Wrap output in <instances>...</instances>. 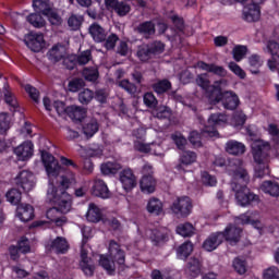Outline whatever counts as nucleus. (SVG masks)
<instances>
[{
    "label": "nucleus",
    "instance_id": "nucleus-49",
    "mask_svg": "<svg viewBox=\"0 0 279 279\" xmlns=\"http://www.w3.org/2000/svg\"><path fill=\"white\" fill-rule=\"evenodd\" d=\"M193 252V243L185 242L178 248L179 256L186 258V256H191Z\"/></svg>",
    "mask_w": 279,
    "mask_h": 279
},
{
    "label": "nucleus",
    "instance_id": "nucleus-32",
    "mask_svg": "<svg viewBox=\"0 0 279 279\" xmlns=\"http://www.w3.org/2000/svg\"><path fill=\"white\" fill-rule=\"evenodd\" d=\"M66 114L74 121H82L86 117V110L75 105L66 107Z\"/></svg>",
    "mask_w": 279,
    "mask_h": 279
},
{
    "label": "nucleus",
    "instance_id": "nucleus-30",
    "mask_svg": "<svg viewBox=\"0 0 279 279\" xmlns=\"http://www.w3.org/2000/svg\"><path fill=\"white\" fill-rule=\"evenodd\" d=\"M150 239L153 243H155V245H160L161 243H166V241H169V229L167 228L155 229L153 231Z\"/></svg>",
    "mask_w": 279,
    "mask_h": 279
},
{
    "label": "nucleus",
    "instance_id": "nucleus-58",
    "mask_svg": "<svg viewBox=\"0 0 279 279\" xmlns=\"http://www.w3.org/2000/svg\"><path fill=\"white\" fill-rule=\"evenodd\" d=\"M143 99L147 108H156V106H158V100L156 99V96H154L151 93H146Z\"/></svg>",
    "mask_w": 279,
    "mask_h": 279
},
{
    "label": "nucleus",
    "instance_id": "nucleus-37",
    "mask_svg": "<svg viewBox=\"0 0 279 279\" xmlns=\"http://www.w3.org/2000/svg\"><path fill=\"white\" fill-rule=\"evenodd\" d=\"M80 268L82 269L83 274H85V276H95V264L93 263V259L81 260Z\"/></svg>",
    "mask_w": 279,
    "mask_h": 279
},
{
    "label": "nucleus",
    "instance_id": "nucleus-27",
    "mask_svg": "<svg viewBox=\"0 0 279 279\" xmlns=\"http://www.w3.org/2000/svg\"><path fill=\"white\" fill-rule=\"evenodd\" d=\"M198 68L202 69V71H207V73H214L215 75H219L220 77H226V75H228V72L221 65L199 62Z\"/></svg>",
    "mask_w": 279,
    "mask_h": 279
},
{
    "label": "nucleus",
    "instance_id": "nucleus-63",
    "mask_svg": "<svg viewBox=\"0 0 279 279\" xmlns=\"http://www.w3.org/2000/svg\"><path fill=\"white\" fill-rule=\"evenodd\" d=\"M190 143L193 144L194 147H202V135H199V132L192 131L190 133Z\"/></svg>",
    "mask_w": 279,
    "mask_h": 279
},
{
    "label": "nucleus",
    "instance_id": "nucleus-26",
    "mask_svg": "<svg viewBox=\"0 0 279 279\" xmlns=\"http://www.w3.org/2000/svg\"><path fill=\"white\" fill-rule=\"evenodd\" d=\"M196 84L199 86L205 93L209 95L210 101L213 100V85H210V80H208V74L203 73L196 76Z\"/></svg>",
    "mask_w": 279,
    "mask_h": 279
},
{
    "label": "nucleus",
    "instance_id": "nucleus-39",
    "mask_svg": "<svg viewBox=\"0 0 279 279\" xmlns=\"http://www.w3.org/2000/svg\"><path fill=\"white\" fill-rule=\"evenodd\" d=\"M98 131H99V123H97V120H90L83 128L84 135L89 137L95 136V134H97Z\"/></svg>",
    "mask_w": 279,
    "mask_h": 279
},
{
    "label": "nucleus",
    "instance_id": "nucleus-44",
    "mask_svg": "<svg viewBox=\"0 0 279 279\" xmlns=\"http://www.w3.org/2000/svg\"><path fill=\"white\" fill-rule=\"evenodd\" d=\"M49 23L54 27H60L62 25V16L53 10V8L46 14Z\"/></svg>",
    "mask_w": 279,
    "mask_h": 279
},
{
    "label": "nucleus",
    "instance_id": "nucleus-33",
    "mask_svg": "<svg viewBox=\"0 0 279 279\" xmlns=\"http://www.w3.org/2000/svg\"><path fill=\"white\" fill-rule=\"evenodd\" d=\"M136 32L145 38H149V36L156 34V25L151 21L143 22L136 27Z\"/></svg>",
    "mask_w": 279,
    "mask_h": 279
},
{
    "label": "nucleus",
    "instance_id": "nucleus-24",
    "mask_svg": "<svg viewBox=\"0 0 279 279\" xmlns=\"http://www.w3.org/2000/svg\"><path fill=\"white\" fill-rule=\"evenodd\" d=\"M225 149L231 156H243L245 154V145L234 140L227 142Z\"/></svg>",
    "mask_w": 279,
    "mask_h": 279
},
{
    "label": "nucleus",
    "instance_id": "nucleus-31",
    "mask_svg": "<svg viewBox=\"0 0 279 279\" xmlns=\"http://www.w3.org/2000/svg\"><path fill=\"white\" fill-rule=\"evenodd\" d=\"M122 166L117 161H107L100 166V171L104 175H114L121 171Z\"/></svg>",
    "mask_w": 279,
    "mask_h": 279
},
{
    "label": "nucleus",
    "instance_id": "nucleus-22",
    "mask_svg": "<svg viewBox=\"0 0 279 279\" xmlns=\"http://www.w3.org/2000/svg\"><path fill=\"white\" fill-rule=\"evenodd\" d=\"M16 217L24 222L32 221L34 219V207L27 204H21L16 208Z\"/></svg>",
    "mask_w": 279,
    "mask_h": 279
},
{
    "label": "nucleus",
    "instance_id": "nucleus-25",
    "mask_svg": "<svg viewBox=\"0 0 279 279\" xmlns=\"http://www.w3.org/2000/svg\"><path fill=\"white\" fill-rule=\"evenodd\" d=\"M49 59L52 62H60L66 58V47L63 45H56L48 51Z\"/></svg>",
    "mask_w": 279,
    "mask_h": 279
},
{
    "label": "nucleus",
    "instance_id": "nucleus-10",
    "mask_svg": "<svg viewBox=\"0 0 279 279\" xmlns=\"http://www.w3.org/2000/svg\"><path fill=\"white\" fill-rule=\"evenodd\" d=\"M24 43L31 51L38 53L45 47V36L41 33H29L25 35Z\"/></svg>",
    "mask_w": 279,
    "mask_h": 279
},
{
    "label": "nucleus",
    "instance_id": "nucleus-41",
    "mask_svg": "<svg viewBox=\"0 0 279 279\" xmlns=\"http://www.w3.org/2000/svg\"><path fill=\"white\" fill-rule=\"evenodd\" d=\"M27 21L28 23H31V25H33V27H38V28L45 27L47 23L43 17V15L38 13H32L31 15H28Z\"/></svg>",
    "mask_w": 279,
    "mask_h": 279
},
{
    "label": "nucleus",
    "instance_id": "nucleus-23",
    "mask_svg": "<svg viewBox=\"0 0 279 279\" xmlns=\"http://www.w3.org/2000/svg\"><path fill=\"white\" fill-rule=\"evenodd\" d=\"M142 193L151 194L156 192V179L154 175H143L140 181Z\"/></svg>",
    "mask_w": 279,
    "mask_h": 279
},
{
    "label": "nucleus",
    "instance_id": "nucleus-19",
    "mask_svg": "<svg viewBox=\"0 0 279 279\" xmlns=\"http://www.w3.org/2000/svg\"><path fill=\"white\" fill-rule=\"evenodd\" d=\"M202 274V262L197 258H191L185 266V276L193 279Z\"/></svg>",
    "mask_w": 279,
    "mask_h": 279
},
{
    "label": "nucleus",
    "instance_id": "nucleus-54",
    "mask_svg": "<svg viewBox=\"0 0 279 279\" xmlns=\"http://www.w3.org/2000/svg\"><path fill=\"white\" fill-rule=\"evenodd\" d=\"M148 49L153 56H158L165 51V44L161 41H154L153 44L148 45Z\"/></svg>",
    "mask_w": 279,
    "mask_h": 279
},
{
    "label": "nucleus",
    "instance_id": "nucleus-59",
    "mask_svg": "<svg viewBox=\"0 0 279 279\" xmlns=\"http://www.w3.org/2000/svg\"><path fill=\"white\" fill-rule=\"evenodd\" d=\"M4 101L8 104V106L13 108V110L19 108V101L16 100V97H14V95H12L9 90L4 93Z\"/></svg>",
    "mask_w": 279,
    "mask_h": 279
},
{
    "label": "nucleus",
    "instance_id": "nucleus-57",
    "mask_svg": "<svg viewBox=\"0 0 279 279\" xmlns=\"http://www.w3.org/2000/svg\"><path fill=\"white\" fill-rule=\"evenodd\" d=\"M82 21H84V19H82V16L71 15L68 20V25H69V27H71L74 31L80 29V27L82 25Z\"/></svg>",
    "mask_w": 279,
    "mask_h": 279
},
{
    "label": "nucleus",
    "instance_id": "nucleus-17",
    "mask_svg": "<svg viewBox=\"0 0 279 279\" xmlns=\"http://www.w3.org/2000/svg\"><path fill=\"white\" fill-rule=\"evenodd\" d=\"M48 250L56 254H66L69 252V241H66V238L58 236L48 244Z\"/></svg>",
    "mask_w": 279,
    "mask_h": 279
},
{
    "label": "nucleus",
    "instance_id": "nucleus-47",
    "mask_svg": "<svg viewBox=\"0 0 279 279\" xmlns=\"http://www.w3.org/2000/svg\"><path fill=\"white\" fill-rule=\"evenodd\" d=\"M245 53H247V47L245 46H236L232 50L235 62H241L242 58H245Z\"/></svg>",
    "mask_w": 279,
    "mask_h": 279
},
{
    "label": "nucleus",
    "instance_id": "nucleus-48",
    "mask_svg": "<svg viewBox=\"0 0 279 279\" xmlns=\"http://www.w3.org/2000/svg\"><path fill=\"white\" fill-rule=\"evenodd\" d=\"M21 191L16 190V189H12L11 191H9L7 193V199L8 202H10V204H19L21 202Z\"/></svg>",
    "mask_w": 279,
    "mask_h": 279
},
{
    "label": "nucleus",
    "instance_id": "nucleus-53",
    "mask_svg": "<svg viewBox=\"0 0 279 279\" xmlns=\"http://www.w3.org/2000/svg\"><path fill=\"white\" fill-rule=\"evenodd\" d=\"M10 130V116L0 113V134H5Z\"/></svg>",
    "mask_w": 279,
    "mask_h": 279
},
{
    "label": "nucleus",
    "instance_id": "nucleus-3",
    "mask_svg": "<svg viewBox=\"0 0 279 279\" xmlns=\"http://www.w3.org/2000/svg\"><path fill=\"white\" fill-rule=\"evenodd\" d=\"M109 257L106 255H101L99 259L100 267L105 268L106 271L112 274L114 271V263L118 265H123L125 263V252L121 248V245L117 243L114 240L109 242Z\"/></svg>",
    "mask_w": 279,
    "mask_h": 279
},
{
    "label": "nucleus",
    "instance_id": "nucleus-21",
    "mask_svg": "<svg viewBox=\"0 0 279 279\" xmlns=\"http://www.w3.org/2000/svg\"><path fill=\"white\" fill-rule=\"evenodd\" d=\"M89 35L95 43H104L108 38V33L98 23H93L88 28Z\"/></svg>",
    "mask_w": 279,
    "mask_h": 279
},
{
    "label": "nucleus",
    "instance_id": "nucleus-50",
    "mask_svg": "<svg viewBox=\"0 0 279 279\" xmlns=\"http://www.w3.org/2000/svg\"><path fill=\"white\" fill-rule=\"evenodd\" d=\"M71 184H75V174L73 172L61 177L60 186L62 189H69Z\"/></svg>",
    "mask_w": 279,
    "mask_h": 279
},
{
    "label": "nucleus",
    "instance_id": "nucleus-61",
    "mask_svg": "<svg viewBox=\"0 0 279 279\" xmlns=\"http://www.w3.org/2000/svg\"><path fill=\"white\" fill-rule=\"evenodd\" d=\"M171 138H172V141H174V143L179 149H184V146L186 145V140L183 134L174 133V134H172Z\"/></svg>",
    "mask_w": 279,
    "mask_h": 279
},
{
    "label": "nucleus",
    "instance_id": "nucleus-56",
    "mask_svg": "<svg viewBox=\"0 0 279 279\" xmlns=\"http://www.w3.org/2000/svg\"><path fill=\"white\" fill-rule=\"evenodd\" d=\"M119 86L120 88H123L124 90H126V93H129L130 95H134V93H136V85H134L128 80L120 81Z\"/></svg>",
    "mask_w": 279,
    "mask_h": 279
},
{
    "label": "nucleus",
    "instance_id": "nucleus-29",
    "mask_svg": "<svg viewBox=\"0 0 279 279\" xmlns=\"http://www.w3.org/2000/svg\"><path fill=\"white\" fill-rule=\"evenodd\" d=\"M33 8L35 12L46 16L53 9V3L49 0H33Z\"/></svg>",
    "mask_w": 279,
    "mask_h": 279
},
{
    "label": "nucleus",
    "instance_id": "nucleus-8",
    "mask_svg": "<svg viewBox=\"0 0 279 279\" xmlns=\"http://www.w3.org/2000/svg\"><path fill=\"white\" fill-rule=\"evenodd\" d=\"M14 184L23 189L26 193H29L36 186V177L34 173L23 170L14 178Z\"/></svg>",
    "mask_w": 279,
    "mask_h": 279
},
{
    "label": "nucleus",
    "instance_id": "nucleus-34",
    "mask_svg": "<svg viewBox=\"0 0 279 279\" xmlns=\"http://www.w3.org/2000/svg\"><path fill=\"white\" fill-rule=\"evenodd\" d=\"M146 209L148 213H150V215H162V202L158 198L153 197L148 201Z\"/></svg>",
    "mask_w": 279,
    "mask_h": 279
},
{
    "label": "nucleus",
    "instance_id": "nucleus-18",
    "mask_svg": "<svg viewBox=\"0 0 279 279\" xmlns=\"http://www.w3.org/2000/svg\"><path fill=\"white\" fill-rule=\"evenodd\" d=\"M92 193L95 197H101L102 199H108L110 197V190L104 180L96 179L92 187Z\"/></svg>",
    "mask_w": 279,
    "mask_h": 279
},
{
    "label": "nucleus",
    "instance_id": "nucleus-55",
    "mask_svg": "<svg viewBox=\"0 0 279 279\" xmlns=\"http://www.w3.org/2000/svg\"><path fill=\"white\" fill-rule=\"evenodd\" d=\"M202 183L204 186H216L217 185V178L211 175L208 172H203L202 173Z\"/></svg>",
    "mask_w": 279,
    "mask_h": 279
},
{
    "label": "nucleus",
    "instance_id": "nucleus-35",
    "mask_svg": "<svg viewBox=\"0 0 279 279\" xmlns=\"http://www.w3.org/2000/svg\"><path fill=\"white\" fill-rule=\"evenodd\" d=\"M83 77L86 82H97L99 80V69L97 66L85 68L83 70Z\"/></svg>",
    "mask_w": 279,
    "mask_h": 279
},
{
    "label": "nucleus",
    "instance_id": "nucleus-13",
    "mask_svg": "<svg viewBox=\"0 0 279 279\" xmlns=\"http://www.w3.org/2000/svg\"><path fill=\"white\" fill-rule=\"evenodd\" d=\"M243 230L235 225H228L221 234L223 235V240L226 239L230 245H236L241 241V234Z\"/></svg>",
    "mask_w": 279,
    "mask_h": 279
},
{
    "label": "nucleus",
    "instance_id": "nucleus-11",
    "mask_svg": "<svg viewBox=\"0 0 279 279\" xmlns=\"http://www.w3.org/2000/svg\"><path fill=\"white\" fill-rule=\"evenodd\" d=\"M107 10H113L118 16H128L132 11L130 3L119 0H105Z\"/></svg>",
    "mask_w": 279,
    "mask_h": 279
},
{
    "label": "nucleus",
    "instance_id": "nucleus-42",
    "mask_svg": "<svg viewBox=\"0 0 279 279\" xmlns=\"http://www.w3.org/2000/svg\"><path fill=\"white\" fill-rule=\"evenodd\" d=\"M181 165H193V162H197V154L195 151L185 150L181 155Z\"/></svg>",
    "mask_w": 279,
    "mask_h": 279
},
{
    "label": "nucleus",
    "instance_id": "nucleus-1",
    "mask_svg": "<svg viewBox=\"0 0 279 279\" xmlns=\"http://www.w3.org/2000/svg\"><path fill=\"white\" fill-rule=\"evenodd\" d=\"M227 171L232 175L231 189L235 193V199L240 206H250L252 202H258V196L247 189L250 174L243 168V160L230 159L227 166Z\"/></svg>",
    "mask_w": 279,
    "mask_h": 279
},
{
    "label": "nucleus",
    "instance_id": "nucleus-28",
    "mask_svg": "<svg viewBox=\"0 0 279 279\" xmlns=\"http://www.w3.org/2000/svg\"><path fill=\"white\" fill-rule=\"evenodd\" d=\"M260 191L270 195V197H279V183L276 181H264L260 185Z\"/></svg>",
    "mask_w": 279,
    "mask_h": 279
},
{
    "label": "nucleus",
    "instance_id": "nucleus-40",
    "mask_svg": "<svg viewBox=\"0 0 279 279\" xmlns=\"http://www.w3.org/2000/svg\"><path fill=\"white\" fill-rule=\"evenodd\" d=\"M228 86L227 80L216 81L213 84V93H211V100L217 97V95H223V89Z\"/></svg>",
    "mask_w": 279,
    "mask_h": 279
},
{
    "label": "nucleus",
    "instance_id": "nucleus-7",
    "mask_svg": "<svg viewBox=\"0 0 279 279\" xmlns=\"http://www.w3.org/2000/svg\"><path fill=\"white\" fill-rule=\"evenodd\" d=\"M210 101L211 104H219V101H222V106L226 108V110H236L239 107V96H236V94L233 92H223V94H217Z\"/></svg>",
    "mask_w": 279,
    "mask_h": 279
},
{
    "label": "nucleus",
    "instance_id": "nucleus-12",
    "mask_svg": "<svg viewBox=\"0 0 279 279\" xmlns=\"http://www.w3.org/2000/svg\"><path fill=\"white\" fill-rule=\"evenodd\" d=\"M243 19L247 23L260 21V5L248 2L243 8Z\"/></svg>",
    "mask_w": 279,
    "mask_h": 279
},
{
    "label": "nucleus",
    "instance_id": "nucleus-16",
    "mask_svg": "<svg viewBox=\"0 0 279 279\" xmlns=\"http://www.w3.org/2000/svg\"><path fill=\"white\" fill-rule=\"evenodd\" d=\"M19 160H29L34 156V144L31 141L24 142L14 149Z\"/></svg>",
    "mask_w": 279,
    "mask_h": 279
},
{
    "label": "nucleus",
    "instance_id": "nucleus-45",
    "mask_svg": "<svg viewBox=\"0 0 279 279\" xmlns=\"http://www.w3.org/2000/svg\"><path fill=\"white\" fill-rule=\"evenodd\" d=\"M155 93L162 95V93H167L171 88V82L168 80H162L153 85Z\"/></svg>",
    "mask_w": 279,
    "mask_h": 279
},
{
    "label": "nucleus",
    "instance_id": "nucleus-20",
    "mask_svg": "<svg viewBox=\"0 0 279 279\" xmlns=\"http://www.w3.org/2000/svg\"><path fill=\"white\" fill-rule=\"evenodd\" d=\"M85 217L87 221H90V223H99V221L104 219V214L101 213V209L99 208V206H97V204L89 203Z\"/></svg>",
    "mask_w": 279,
    "mask_h": 279
},
{
    "label": "nucleus",
    "instance_id": "nucleus-6",
    "mask_svg": "<svg viewBox=\"0 0 279 279\" xmlns=\"http://www.w3.org/2000/svg\"><path fill=\"white\" fill-rule=\"evenodd\" d=\"M170 209L178 217H189L193 210V202L189 196H179L172 202Z\"/></svg>",
    "mask_w": 279,
    "mask_h": 279
},
{
    "label": "nucleus",
    "instance_id": "nucleus-46",
    "mask_svg": "<svg viewBox=\"0 0 279 279\" xmlns=\"http://www.w3.org/2000/svg\"><path fill=\"white\" fill-rule=\"evenodd\" d=\"M153 114L157 119H169L171 117V109H169L167 106H160L154 110Z\"/></svg>",
    "mask_w": 279,
    "mask_h": 279
},
{
    "label": "nucleus",
    "instance_id": "nucleus-4",
    "mask_svg": "<svg viewBox=\"0 0 279 279\" xmlns=\"http://www.w3.org/2000/svg\"><path fill=\"white\" fill-rule=\"evenodd\" d=\"M47 197L49 202H53V204H56L57 208L63 215H66V213H71V208L73 206V198L66 191H58L56 190V185H53V183H50L47 192Z\"/></svg>",
    "mask_w": 279,
    "mask_h": 279
},
{
    "label": "nucleus",
    "instance_id": "nucleus-36",
    "mask_svg": "<svg viewBox=\"0 0 279 279\" xmlns=\"http://www.w3.org/2000/svg\"><path fill=\"white\" fill-rule=\"evenodd\" d=\"M93 99H95V93L89 88H84L81 93H78V101L80 104H83V106H88Z\"/></svg>",
    "mask_w": 279,
    "mask_h": 279
},
{
    "label": "nucleus",
    "instance_id": "nucleus-5",
    "mask_svg": "<svg viewBox=\"0 0 279 279\" xmlns=\"http://www.w3.org/2000/svg\"><path fill=\"white\" fill-rule=\"evenodd\" d=\"M41 161L45 167L46 173L48 178H58L60 175V171H62V166L53 155L49 154L46 150H41Z\"/></svg>",
    "mask_w": 279,
    "mask_h": 279
},
{
    "label": "nucleus",
    "instance_id": "nucleus-52",
    "mask_svg": "<svg viewBox=\"0 0 279 279\" xmlns=\"http://www.w3.org/2000/svg\"><path fill=\"white\" fill-rule=\"evenodd\" d=\"M17 248L22 254H29V252H32L29 240L25 236H22L17 242Z\"/></svg>",
    "mask_w": 279,
    "mask_h": 279
},
{
    "label": "nucleus",
    "instance_id": "nucleus-62",
    "mask_svg": "<svg viewBox=\"0 0 279 279\" xmlns=\"http://www.w3.org/2000/svg\"><path fill=\"white\" fill-rule=\"evenodd\" d=\"M151 51L149 50V47H144V48H141L138 51H137V57L140 58V60L142 62H147V60H149V58H151Z\"/></svg>",
    "mask_w": 279,
    "mask_h": 279
},
{
    "label": "nucleus",
    "instance_id": "nucleus-9",
    "mask_svg": "<svg viewBox=\"0 0 279 279\" xmlns=\"http://www.w3.org/2000/svg\"><path fill=\"white\" fill-rule=\"evenodd\" d=\"M228 123V116L223 113H214L208 118L207 125L205 126V132L210 134V136H217L219 134L216 128Z\"/></svg>",
    "mask_w": 279,
    "mask_h": 279
},
{
    "label": "nucleus",
    "instance_id": "nucleus-2",
    "mask_svg": "<svg viewBox=\"0 0 279 279\" xmlns=\"http://www.w3.org/2000/svg\"><path fill=\"white\" fill-rule=\"evenodd\" d=\"M252 151L254 161L256 162L255 173L257 178L269 175V151H271L269 143L257 140L252 143Z\"/></svg>",
    "mask_w": 279,
    "mask_h": 279
},
{
    "label": "nucleus",
    "instance_id": "nucleus-38",
    "mask_svg": "<svg viewBox=\"0 0 279 279\" xmlns=\"http://www.w3.org/2000/svg\"><path fill=\"white\" fill-rule=\"evenodd\" d=\"M177 232L181 236H193V234H195V228L193 225L185 222L177 227Z\"/></svg>",
    "mask_w": 279,
    "mask_h": 279
},
{
    "label": "nucleus",
    "instance_id": "nucleus-51",
    "mask_svg": "<svg viewBox=\"0 0 279 279\" xmlns=\"http://www.w3.org/2000/svg\"><path fill=\"white\" fill-rule=\"evenodd\" d=\"M233 268L236 271V274H240V276H243V274L247 271V266L245 264V260L239 257L233 259Z\"/></svg>",
    "mask_w": 279,
    "mask_h": 279
},
{
    "label": "nucleus",
    "instance_id": "nucleus-14",
    "mask_svg": "<svg viewBox=\"0 0 279 279\" xmlns=\"http://www.w3.org/2000/svg\"><path fill=\"white\" fill-rule=\"evenodd\" d=\"M119 178L124 191H132L136 186V175L132 169L126 168L122 170Z\"/></svg>",
    "mask_w": 279,
    "mask_h": 279
},
{
    "label": "nucleus",
    "instance_id": "nucleus-64",
    "mask_svg": "<svg viewBox=\"0 0 279 279\" xmlns=\"http://www.w3.org/2000/svg\"><path fill=\"white\" fill-rule=\"evenodd\" d=\"M105 40L106 49H113L117 47V43H119V36H117V34H111Z\"/></svg>",
    "mask_w": 279,
    "mask_h": 279
},
{
    "label": "nucleus",
    "instance_id": "nucleus-60",
    "mask_svg": "<svg viewBox=\"0 0 279 279\" xmlns=\"http://www.w3.org/2000/svg\"><path fill=\"white\" fill-rule=\"evenodd\" d=\"M264 279H279V269L276 266L269 267L264 271Z\"/></svg>",
    "mask_w": 279,
    "mask_h": 279
},
{
    "label": "nucleus",
    "instance_id": "nucleus-43",
    "mask_svg": "<svg viewBox=\"0 0 279 279\" xmlns=\"http://www.w3.org/2000/svg\"><path fill=\"white\" fill-rule=\"evenodd\" d=\"M84 86H86V83L84 82V80L74 78V80L69 82L68 90L70 93H77V92L82 90V88H84Z\"/></svg>",
    "mask_w": 279,
    "mask_h": 279
},
{
    "label": "nucleus",
    "instance_id": "nucleus-15",
    "mask_svg": "<svg viewBox=\"0 0 279 279\" xmlns=\"http://www.w3.org/2000/svg\"><path fill=\"white\" fill-rule=\"evenodd\" d=\"M223 243V233L216 232L211 233L204 242L203 250L206 252H215L219 245Z\"/></svg>",
    "mask_w": 279,
    "mask_h": 279
}]
</instances>
